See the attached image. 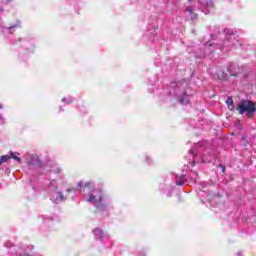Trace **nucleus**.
<instances>
[{"label":"nucleus","mask_w":256,"mask_h":256,"mask_svg":"<svg viewBox=\"0 0 256 256\" xmlns=\"http://www.w3.org/2000/svg\"><path fill=\"white\" fill-rule=\"evenodd\" d=\"M218 167L221 168L222 173H225V165L219 164Z\"/></svg>","instance_id":"20"},{"label":"nucleus","mask_w":256,"mask_h":256,"mask_svg":"<svg viewBox=\"0 0 256 256\" xmlns=\"http://www.w3.org/2000/svg\"><path fill=\"white\" fill-rule=\"evenodd\" d=\"M187 11H188L191 19H197V14L193 13L192 8H187Z\"/></svg>","instance_id":"13"},{"label":"nucleus","mask_w":256,"mask_h":256,"mask_svg":"<svg viewBox=\"0 0 256 256\" xmlns=\"http://www.w3.org/2000/svg\"><path fill=\"white\" fill-rule=\"evenodd\" d=\"M93 233L96 241H100L101 243L109 241V234H107V232L103 231L101 228L94 229Z\"/></svg>","instance_id":"6"},{"label":"nucleus","mask_w":256,"mask_h":256,"mask_svg":"<svg viewBox=\"0 0 256 256\" xmlns=\"http://www.w3.org/2000/svg\"><path fill=\"white\" fill-rule=\"evenodd\" d=\"M10 159H14V161H21L18 152H10V154L0 156V161H9Z\"/></svg>","instance_id":"7"},{"label":"nucleus","mask_w":256,"mask_h":256,"mask_svg":"<svg viewBox=\"0 0 256 256\" xmlns=\"http://www.w3.org/2000/svg\"><path fill=\"white\" fill-rule=\"evenodd\" d=\"M188 1H191V0H188Z\"/></svg>","instance_id":"31"},{"label":"nucleus","mask_w":256,"mask_h":256,"mask_svg":"<svg viewBox=\"0 0 256 256\" xmlns=\"http://www.w3.org/2000/svg\"><path fill=\"white\" fill-rule=\"evenodd\" d=\"M189 156L192 157V159H194V157H197V149L195 148L190 149Z\"/></svg>","instance_id":"14"},{"label":"nucleus","mask_w":256,"mask_h":256,"mask_svg":"<svg viewBox=\"0 0 256 256\" xmlns=\"http://www.w3.org/2000/svg\"><path fill=\"white\" fill-rule=\"evenodd\" d=\"M55 220L54 217H44V225H47V223H53V221Z\"/></svg>","instance_id":"15"},{"label":"nucleus","mask_w":256,"mask_h":256,"mask_svg":"<svg viewBox=\"0 0 256 256\" xmlns=\"http://www.w3.org/2000/svg\"><path fill=\"white\" fill-rule=\"evenodd\" d=\"M33 163H35V162L29 161V162H28V165L31 166V165H33Z\"/></svg>","instance_id":"26"},{"label":"nucleus","mask_w":256,"mask_h":256,"mask_svg":"<svg viewBox=\"0 0 256 256\" xmlns=\"http://www.w3.org/2000/svg\"><path fill=\"white\" fill-rule=\"evenodd\" d=\"M67 193H77V188H68L66 189Z\"/></svg>","instance_id":"18"},{"label":"nucleus","mask_w":256,"mask_h":256,"mask_svg":"<svg viewBox=\"0 0 256 256\" xmlns=\"http://www.w3.org/2000/svg\"><path fill=\"white\" fill-rule=\"evenodd\" d=\"M3 108V104H0V109H2Z\"/></svg>","instance_id":"27"},{"label":"nucleus","mask_w":256,"mask_h":256,"mask_svg":"<svg viewBox=\"0 0 256 256\" xmlns=\"http://www.w3.org/2000/svg\"><path fill=\"white\" fill-rule=\"evenodd\" d=\"M56 173H61V168H56Z\"/></svg>","instance_id":"24"},{"label":"nucleus","mask_w":256,"mask_h":256,"mask_svg":"<svg viewBox=\"0 0 256 256\" xmlns=\"http://www.w3.org/2000/svg\"><path fill=\"white\" fill-rule=\"evenodd\" d=\"M237 111L240 115H247L253 117L255 115L256 106L251 100H243L237 106Z\"/></svg>","instance_id":"4"},{"label":"nucleus","mask_w":256,"mask_h":256,"mask_svg":"<svg viewBox=\"0 0 256 256\" xmlns=\"http://www.w3.org/2000/svg\"><path fill=\"white\" fill-rule=\"evenodd\" d=\"M0 165H3V161H0Z\"/></svg>","instance_id":"30"},{"label":"nucleus","mask_w":256,"mask_h":256,"mask_svg":"<svg viewBox=\"0 0 256 256\" xmlns=\"http://www.w3.org/2000/svg\"><path fill=\"white\" fill-rule=\"evenodd\" d=\"M199 179V174L193 170H189V166H185L181 174H172L171 178H167L164 183L159 185V189L162 193L171 197L173 191H175V186L183 187V185H189L191 183H197Z\"/></svg>","instance_id":"2"},{"label":"nucleus","mask_w":256,"mask_h":256,"mask_svg":"<svg viewBox=\"0 0 256 256\" xmlns=\"http://www.w3.org/2000/svg\"><path fill=\"white\" fill-rule=\"evenodd\" d=\"M191 167H195L196 163L195 161L189 162Z\"/></svg>","instance_id":"22"},{"label":"nucleus","mask_w":256,"mask_h":256,"mask_svg":"<svg viewBox=\"0 0 256 256\" xmlns=\"http://www.w3.org/2000/svg\"><path fill=\"white\" fill-rule=\"evenodd\" d=\"M16 27H21V22H17L13 26L7 28V31H13V29H16Z\"/></svg>","instance_id":"16"},{"label":"nucleus","mask_w":256,"mask_h":256,"mask_svg":"<svg viewBox=\"0 0 256 256\" xmlns=\"http://www.w3.org/2000/svg\"><path fill=\"white\" fill-rule=\"evenodd\" d=\"M236 69H237V66L235 64H233V63L228 64L227 71H228L229 75H232V76L237 75Z\"/></svg>","instance_id":"9"},{"label":"nucleus","mask_w":256,"mask_h":256,"mask_svg":"<svg viewBox=\"0 0 256 256\" xmlns=\"http://www.w3.org/2000/svg\"><path fill=\"white\" fill-rule=\"evenodd\" d=\"M26 161H39V156L37 154H31L27 152L25 154Z\"/></svg>","instance_id":"11"},{"label":"nucleus","mask_w":256,"mask_h":256,"mask_svg":"<svg viewBox=\"0 0 256 256\" xmlns=\"http://www.w3.org/2000/svg\"><path fill=\"white\" fill-rule=\"evenodd\" d=\"M227 77V74H224V72L218 74V79H225Z\"/></svg>","instance_id":"19"},{"label":"nucleus","mask_w":256,"mask_h":256,"mask_svg":"<svg viewBox=\"0 0 256 256\" xmlns=\"http://www.w3.org/2000/svg\"><path fill=\"white\" fill-rule=\"evenodd\" d=\"M5 247L11 248V247H13V243H11V242H6V243H5Z\"/></svg>","instance_id":"21"},{"label":"nucleus","mask_w":256,"mask_h":256,"mask_svg":"<svg viewBox=\"0 0 256 256\" xmlns=\"http://www.w3.org/2000/svg\"><path fill=\"white\" fill-rule=\"evenodd\" d=\"M3 11H5V10L3 9V6L0 5V15H1V13H3Z\"/></svg>","instance_id":"23"},{"label":"nucleus","mask_w":256,"mask_h":256,"mask_svg":"<svg viewBox=\"0 0 256 256\" xmlns=\"http://www.w3.org/2000/svg\"><path fill=\"white\" fill-rule=\"evenodd\" d=\"M202 13H204L205 15H209V13H211V11H213V1H207L206 3H204V5H202Z\"/></svg>","instance_id":"8"},{"label":"nucleus","mask_w":256,"mask_h":256,"mask_svg":"<svg viewBox=\"0 0 256 256\" xmlns=\"http://www.w3.org/2000/svg\"><path fill=\"white\" fill-rule=\"evenodd\" d=\"M77 188L80 189V191L85 192L84 193V199L87 201V203H93L96 207L97 211L100 213H105V215H108L109 209H113V206H111V200L107 195H104L103 190L100 188L95 187V183L93 182H78Z\"/></svg>","instance_id":"1"},{"label":"nucleus","mask_w":256,"mask_h":256,"mask_svg":"<svg viewBox=\"0 0 256 256\" xmlns=\"http://www.w3.org/2000/svg\"><path fill=\"white\" fill-rule=\"evenodd\" d=\"M0 119L2 120V122H3V117H1V115H0Z\"/></svg>","instance_id":"29"},{"label":"nucleus","mask_w":256,"mask_h":256,"mask_svg":"<svg viewBox=\"0 0 256 256\" xmlns=\"http://www.w3.org/2000/svg\"><path fill=\"white\" fill-rule=\"evenodd\" d=\"M226 105H227L228 109H230V111H233V109H235V106L233 105V99L232 98H228L226 100Z\"/></svg>","instance_id":"12"},{"label":"nucleus","mask_w":256,"mask_h":256,"mask_svg":"<svg viewBox=\"0 0 256 256\" xmlns=\"http://www.w3.org/2000/svg\"><path fill=\"white\" fill-rule=\"evenodd\" d=\"M47 193L50 197V201L58 205V203H63L67 201V197L63 195V192L59 191L57 186V180H51L47 186Z\"/></svg>","instance_id":"3"},{"label":"nucleus","mask_w":256,"mask_h":256,"mask_svg":"<svg viewBox=\"0 0 256 256\" xmlns=\"http://www.w3.org/2000/svg\"><path fill=\"white\" fill-rule=\"evenodd\" d=\"M224 32L228 35L226 37V41L224 42L225 45H229V43H231V45H233L234 47H237V45H241V43H239V40L237 39V35L233 33L232 29H225Z\"/></svg>","instance_id":"5"},{"label":"nucleus","mask_w":256,"mask_h":256,"mask_svg":"<svg viewBox=\"0 0 256 256\" xmlns=\"http://www.w3.org/2000/svg\"><path fill=\"white\" fill-rule=\"evenodd\" d=\"M62 103H67V104L73 103V98H63Z\"/></svg>","instance_id":"17"},{"label":"nucleus","mask_w":256,"mask_h":256,"mask_svg":"<svg viewBox=\"0 0 256 256\" xmlns=\"http://www.w3.org/2000/svg\"><path fill=\"white\" fill-rule=\"evenodd\" d=\"M209 45V47H213V44H208Z\"/></svg>","instance_id":"28"},{"label":"nucleus","mask_w":256,"mask_h":256,"mask_svg":"<svg viewBox=\"0 0 256 256\" xmlns=\"http://www.w3.org/2000/svg\"><path fill=\"white\" fill-rule=\"evenodd\" d=\"M237 255H238V256H243V252L239 251V252L237 253Z\"/></svg>","instance_id":"25"},{"label":"nucleus","mask_w":256,"mask_h":256,"mask_svg":"<svg viewBox=\"0 0 256 256\" xmlns=\"http://www.w3.org/2000/svg\"><path fill=\"white\" fill-rule=\"evenodd\" d=\"M181 105H187L189 103V95L186 92H183L179 98Z\"/></svg>","instance_id":"10"}]
</instances>
